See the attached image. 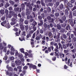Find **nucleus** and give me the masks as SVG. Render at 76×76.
<instances>
[{
	"instance_id": "3",
	"label": "nucleus",
	"mask_w": 76,
	"mask_h": 76,
	"mask_svg": "<svg viewBox=\"0 0 76 76\" xmlns=\"http://www.w3.org/2000/svg\"><path fill=\"white\" fill-rule=\"evenodd\" d=\"M43 26L46 29H50V28H52L53 26V24L52 23H50V25H48L46 23H44L43 24Z\"/></svg>"
},
{
	"instance_id": "32",
	"label": "nucleus",
	"mask_w": 76,
	"mask_h": 76,
	"mask_svg": "<svg viewBox=\"0 0 76 76\" xmlns=\"http://www.w3.org/2000/svg\"><path fill=\"white\" fill-rule=\"evenodd\" d=\"M65 15H69V12L68 11V10L66 9L65 10Z\"/></svg>"
},
{
	"instance_id": "44",
	"label": "nucleus",
	"mask_w": 76,
	"mask_h": 76,
	"mask_svg": "<svg viewBox=\"0 0 76 76\" xmlns=\"http://www.w3.org/2000/svg\"><path fill=\"white\" fill-rule=\"evenodd\" d=\"M26 33L25 31H24L21 35L23 37H24L25 36H26V34H25Z\"/></svg>"
},
{
	"instance_id": "57",
	"label": "nucleus",
	"mask_w": 76,
	"mask_h": 76,
	"mask_svg": "<svg viewBox=\"0 0 76 76\" xmlns=\"http://www.w3.org/2000/svg\"><path fill=\"white\" fill-rule=\"evenodd\" d=\"M56 57H55V56H54L53 57L52 59V60L53 61H56Z\"/></svg>"
},
{
	"instance_id": "50",
	"label": "nucleus",
	"mask_w": 76,
	"mask_h": 76,
	"mask_svg": "<svg viewBox=\"0 0 76 76\" xmlns=\"http://www.w3.org/2000/svg\"><path fill=\"white\" fill-rule=\"evenodd\" d=\"M69 52V50H64V54H66V53H68Z\"/></svg>"
},
{
	"instance_id": "1",
	"label": "nucleus",
	"mask_w": 76,
	"mask_h": 76,
	"mask_svg": "<svg viewBox=\"0 0 76 76\" xmlns=\"http://www.w3.org/2000/svg\"><path fill=\"white\" fill-rule=\"evenodd\" d=\"M60 33H58L57 35L56 36V34L54 37V38L55 39L56 42H60Z\"/></svg>"
},
{
	"instance_id": "11",
	"label": "nucleus",
	"mask_w": 76,
	"mask_h": 76,
	"mask_svg": "<svg viewBox=\"0 0 76 76\" xmlns=\"http://www.w3.org/2000/svg\"><path fill=\"white\" fill-rule=\"evenodd\" d=\"M48 37L50 38H53V34L51 32H49L48 33Z\"/></svg>"
},
{
	"instance_id": "47",
	"label": "nucleus",
	"mask_w": 76,
	"mask_h": 76,
	"mask_svg": "<svg viewBox=\"0 0 76 76\" xmlns=\"http://www.w3.org/2000/svg\"><path fill=\"white\" fill-rule=\"evenodd\" d=\"M62 48H64V49H66L67 48V46L65 44H63L62 45Z\"/></svg>"
},
{
	"instance_id": "56",
	"label": "nucleus",
	"mask_w": 76,
	"mask_h": 76,
	"mask_svg": "<svg viewBox=\"0 0 76 76\" xmlns=\"http://www.w3.org/2000/svg\"><path fill=\"white\" fill-rule=\"evenodd\" d=\"M5 13L6 14L8 15L9 14V11L7 10L6 9L5 10Z\"/></svg>"
},
{
	"instance_id": "5",
	"label": "nucleus",
	"mask_w": 76,
	"mask_h": 76,
	"mask_svg": "<svg viewBox=\"0 0 76 76\" xmlns=\"http://www.w3.org/2000/svg\"><path fill=\"white\" fill-rule=\"evenodd\" d=\"M53 45L56 47L54 49V50L55 51L58 52V43L54 42L53 44Z\"/></svg>"
},
{
	"instance_id": "14",
	"label": "nucleus",
	"mask_w": 76,
	"mask_h": 76,
	"mask_svg": "<svg viewBox=\"0 0 76 76\" xmlns=\"http://www.w3.org/2000/svg\"><path fill=\"white\" fill-rule=\"evenodd\" d=\"M20 8H21L22 10H23L25 9V6L23 3L22 4L20 5Z\"/></svg>"
},
{
	"instance_id": "64",
	"label": "nucleus",
	"mask_w": 76,
	"mask_h": 76,
	"mask_svg": "<svg viewBox=\"0 0 76 76\" xmlns=\"http://www.w3.org/2000/svg\"><path fill=\"white\" fill-rule=\"evenodd\" d=\"M73 41L74 42H76V38L75 37H74L73 38Z\"/></svg>"
},
{
	"instance_id": "13",
	"label": "nucleus",
	"mask_w": 76,
	"mask_h": 76,
	"mask_svg": "<svg viewBox=\"0 0 76 76\" xmlns=\"http://www.w3.org/2000/svg\"><path fill=\"white\" fill-rule=\"evenodd\" d=\"M6 23V21L5 20L1 23V25L3 26H4L5 27Z\"/></svg>"
},
{
	"instance_id": "18",
	"label": "nucleus",
	"mask_w": 76,
	"mask_h": 76,
	"mask_svg": "<svg viewBox=\"0 0 76 76\" xmlns=\"http://www.w3.org/2000/svg\"><path fill=\"white\" fill-rule=\"evenodd\" d=\"M59 45L58 49H61V50H63V47H62V45L61 44V43H59L58 44Z\"/></svg>"
},
{
	"instance_id": "51",
	"label": "nucleus",
	"mask_w": 76,
	"mask_h": 76,
	"mask_svg": "<svg viewBox=\"0 0 76 76\" xmlns=\"http://www.w3.org/2000/svg\"><path fill=\"white\" fill-rule=\"evenodd\" d=\"M20 50L21 52V53H25V51H24V49L23 48H21L20 49Z\"/></svg>"
},
{
	"instance_id": "62",
	"label": "nucleus",
	"mask_w": 76,
	"mask_h": 76,
	"mask_svg": "<svg viewBox=\"0 0 76 76\" xmlns=\"http://www.w3.org/2000/svg\"><path fill=\"white\" fill-rule=\"evenodd\" d=\"M4 19H5V17L4 16H3L1 18V20H4Z\"/></svg>"
},
{
	"instance_id": "27",
	"label": "nucleus",
	"mask_w": 76,
	"mask_h": 76,
	"mask_svg": "<svg viewBox=\"0 0 76 76\" xmlns=\"http://www.w3.org/2000/svg\"><path fill=\"white\" fill-rule=\"evenodd\" d=\"M61 19L62 20H63L64 21H65L66 20V17L65 16V15H64L61 18Z\"/></svg>"
},
{
	"instance_id": "30",
	"label": "nucleus",
	"mask_w": 76,
	"mask_h": 76,
	"mask_svg": "<svg viewBox=\"0 0 76 76\" xmlns=\"http://www.w3.org/2000/svg\"><path fill=\"white\" fill-rule=\"evenodd\" d=\"M66 30H68V31L70 29V26L69 25H68L66 27Z\"/></svg>"
},
{
	"instance_id": "28",
	"label": "nucleus",
	"mask_w": 76,
	"mask_h": 76,
	"mask_svg": "<svg viewBox=\"0 0 76 76\" xmlns=\"http://www.w3.org/2000/svg\"><path fill=\"white\" fill-rule=\"evenodd\" d=\"M7 69H8V70L9 71H12L13 70V68H12L10 67H9V66H7Z\"/></svg>"
},
{
	"instance_id": "2",
	"label": "nucleus",
	"mask_w": 76,
	"mask_h": 76,
	"mask_svg": "<svg viewBox=\"0 0 76 76\" xmlns=\"http://www.w3.org/2000/svg\"><path fill=\"white\" fill-rule=\"evenodd\" d=\"M31 27L33 28L34 31H35L37 30V23L35 21H34L32 24Z\"/></svg>"
},
{
	"instance_id": "53",
	"label": "nucleus",
	"mask_w": 76,
	"mask_h": 76,
	"mask_svg": "<svg viewBox=\"0 0 76 76\" xmlns=\"http://www.w3.org/2000/svg\"><path fill=\"white\" fill-rule=\"evenodd\" d=\"M34 32H35V31H34V29H33V30H31L29 31V33L30 34H33V33H34Z\"/></svg>"
},
{
	"instance_id": "52",
	"label": "nucleus",
	"mask_w": 76,
	"mask_h": 76,
	"mask_svg": "<svg viewBox=\"0 0 76 76\" xmlns=\"http://www.w3.org/2000/svg\"><path fill=\"white\" fill-rule=\"evenodd\" d=\"M47 19L48 20H51V17L50 16H48L47 17Z\"/></svg>"
},
{
	"instance_id": "43",
	"label": "nucleus",
	"mask_w": 76,
	"mask_h": 76,
	"mask_svg": "<svg viewBox=\"0 0 76 76\" xmlns=\"http://www.w3.org/2000/svg\"><path fill=\"white\" fill-rule=\"evenodd\" d=\"M31 15L33 18V17L34 18H35V12H33L31 14Z\"/></svg>"
},
{
	"instance_id": "36",
	"label": "nucleus",
	"mask_w": 76,
	"mask_h": 76,
	"mask_svg": "<svg viewBox=\"0 0 76 76\" xmlns=\"http://www.w3.org/2000/svg\"><path fill=\"white\" fill-rule=\"evenodd\" d=\"M40 1L41 2V4L42 6H45V4L44 2V0H41Z\"/></svg>"
},
{
	"instance_id": "19",
	"label": "nucleus",
	"mask_w": 76,
	"mask_h": 76,
	"mask_svg": "<svg viewBox=\"0 0 76 76\" xmlns=\"http://www.w3.org/2000/svg\"><path fill=\"white\" fill-rule=\"evenodd\" d=\"M22 73L20 74V76H23L24 75H25V73H26V71L25 70L22 71Z\"/></svg>"
},
{
	"instance_id": "17",
	"label": "nucleus",
	"mask_w": 76,
	"mask_h": 76,
	"mask_svg": "<svg viewBox=\"0 0 76 76\" xmlns=\"http://www.w3.org/2000/svg\"><path fill=\"white\" fill-rule=\"evenodd\" d=\"M57 29L59 30H61V26L60 24H58L57 25Z\"/></svg>"
},
{
	"instance_id": "9",
	"label": "nucleus",
	"mask_w": 76,
	"mask_h": 76,
	"mask_svg": "<svg viewBox=\"0 0 76 76\" xmlns=\"http://www.w3.org/2000/svg\"><path fill=\"white\" fill-rule=\"evenodd\" d=\"M69 63H70V59H69L68 62H66V64H67V65L69 66L72 67V62H71L69 64Z\"/></svg>"
},
{
	"instance_id": "6",
	"label": "nucleus",
	"mask_w": 76,
	"mask_h": 76,
	"mask_svg": "<svg viewBox=\"0 0 76 76\" xmlns=\"http://www.w3.org/2000/svg\"><path fill=\"white\" fill-rule=\"evenodd\" d=\"M16 18H12L11 19L12 22L10 23V24L11 25H14L16 24Z\"/></svg>"
},
{
	"instance_id": "58",
	"label": "nucleus",
	"mask_w": 76,
	"mask_h": 76,
	"mask_svg": "<svg viewBox=\"0 0 76 76\" xmlns=\"http://www.w3.org/2000/svg\"><path fill=\"white\" fill-rule=\"evenodd\" d=\"M42 17L41 16H38V19L39 20H41L42 19Z\"/></svg>"
},
{
	"instance_id": "60",
	"label": "nucleus",
	"mask_w": 76,
	"mask_h": 76,
	"mask_svg": "<svg viewBox=\"0 0 76 76\" xmlns=\"http://www.w3.org/2000/svg\"><path fill=\"white\" fill-rule=\"evenodd\" d=\"M64 15V12H61L60 13V17H61V16H63Z\"/></svg>"
},
{
	"instance_id": "24",
	"label": "nucleus",
	"mask_w": 76,
	"mask_h": 76,
	"mask_svg": "<svg viewBox=\"0 0 76 76\" xmlns=\"http://www.w3.org/2000/svg\"><path fill=\"white\" fill-rule=\"evenodd\" d=\"M70 49H73L74 48V46L72 45V43H70L69 47Z\"/></svg>"
},
{
	"instance_id": "4",
	"label": "nucleus",
	"mask_w": 76,
	"mask_h": 76,
	"mask_svg": "<svg viewBox=\"0 0 76 76\" xmlns=\"http://www.w3.org/2000/svg\"><path fill=\"white\" fill-rule=\"evenodd\" d=\"M68 23L71 25L72 27H74V26H75V25H74V23H73V19H70L68 20Z\"/></svg>"
},
{
	"instance_id": "21",
	"label": "nucleus",
	"mask_w": 76,
	"mask_h": 76,
	"mask_svg": "<svg viewBox=\"0 0 76 76\" xmlns=\"http://www.w3.org/2000/svg\"><path fill=\"white\" fill-rule=\"evenodd\" d=\"M69 18H71V19H72L73 18L72 13V12L71 11L69 12Z\"/></svg>"
},
{
	"instance_id": "16",
	"label": "nucleus",
	"mask_w": 76,
	"mask_h": 76,
	"mask_svg": "<svg viewBox=\"0 0 76 76\" xmlns=\"http://www.w3.org/2000/svg\"><path fill=\"white\" fill-rule=\"evenodd\" d=\"M5 27H6L7 28H10V25L9 23H6Z\"/></svg>"
},
{
	"instance_id": "55",
	"label": "nucleus",
	"mask_w": 76,
	"mask_h": 76,
	"mask_svg": "<svg viewBox=\"0 0 76 76\" xmlns=\"http://www.w3.org/2000/svg\"><path fill=\"white\" fill-rule=\"evenodd\" d=\"M35 33H33L31 38L32 39H34V38H35Z\"/></svg>"
},
{
	"instance_id": "59",
	"label": "nucleus",
	"mask_w": 76,
	"mask_h": 76,
	"mask_svg": "<svg viewBox=\"0 0 76 76\" xmlns=\"http://www.w3.org/2000/svg\"><path fill=\"white\" fill-rule=\"evenodd\" d=\"M26 31H27L28 29V26L26 25L25 26Z\"/></svg>"
},
{
	"instance_id": "29",
	"label": "nucleus",
	"mask_w": 76,
	"mask_h": 76,
	"mask_svg": "<svg viewBox=\"0 0 76 76\" xmlns=\"http://www.w3.org/2000/svg\"><path fill=\"white\" fill-rule=\"evenodd\" d=\"M67 5L69 7H73V5L72 4L68 3L67 4Z\"/></svg>"
},
{
	"instance_id": "40",
	"label": "nucleus",
	"mask_w": 76,
	"mask_h": 76,
	"mask_svg": "<svg viewBox=\"0 0 76 76\" xmlns=\"http://www.w3.org/2000/svg\"><path fill=\"white\" fill-rule=\"evenodd\" d=\"M61 25L62 26V27H63V28H65L66 26V23L61 24Z\"/></svg>"
},
{
	"instance_id": "34",
	"label": "nucleus",
	"mask_w": 76,
	"mask_h": 76,
	"mask_svg": "<svg viewBox=\"0 0 76 76\" xmlns=\"http://www.w3.org/2000/svg\"><path fill=\"white\" fill-rule=\"evenodd\" d=\"M39 31L38 30H37V31H36L35 33H34L35 34V35L36 36H37L38 35V34H39Z\"/></svg>"
},
{
	"instance_id": "8",
	"label": "nucleus",
	"mask_w": 76,
	"mask_h": 76,
	"mask_svg": "<svg viewBox=\"0 0 76 76\" xmlns=\"http://www.w3.org/2000/svg\"><path fill=\"white\" fill-rule=\"evenodd\" d=\"M23 24H20V28L21 31H23L25 29V26L23 25Z\"/></svg>"
},
{
	"instance_id": "38",
	"label": "nucleus",
	"mask_w": 76,
	"mask_h": 76,
	"mask_svg": "<svg viewBox=\"0 0 76 76\" xmlns=\"http://www.w3.org/2000/svg\"><path fill=\"white\" fill-rule=\"evenodd\" d=\"M55 15L56 17H58L60 15L59 12H56L55 14Z\"/></svg>"
},
{
	"instance_id": "54",
	"label": "nucleus",
	"mask_w": 76,
	"mask_h": 76,
	"mask_svg": "<svg viewBox=\"0 0 76 76\" xmlns=\"http://www.w3.org/2000/svg\"><path fill=\"white\" fill-rule=\"evenodd\" d=\"M73 14L74 16H76V11H73Z\"/></svg>"
},
{
	"instance_id": "20",
	"label": "nucleus",
	"mask_w": 76,
	"mask_h": 76,
	"mask_svg": "<svg viewBox=\"0 0 76 76\" xmlns=\"http://www.w3.org/2000/svg\"><path fill=\"white\" fill-rule=\"evenodd\" d=\"M0 13L2 15H4V10L3 9L1 10H0Z\"/></svg>"
},
{
	"instance_id": "41",
	"label": "nucleus",
	"mask_w": 76,
	"mask_h": 76,
	"mask_svg": "<svg viewBox=\"0 0 76 76\" xmlns=\"http://www.w3.org/2000/svg\"><path fill=\"white\" fill-rule=\"evenodd\" d=\"M27 18L28 19H32L33 18V17L31 16V15H30V16L28 15L27 16Z\"/></svg>"
},
{
	"instance_id": "10",
	"label": "nucleus",
	"mask_w": 76,
	"mask_h": 76,
	"mask_svg": "<svg viewBox=\"0 0 76 76\" xmlns=\"http://www.w3.org/2000/svg\"><path fill=\"white\" fill-rule=\"evenodd\" d=\"M15 63L18 66H19L22 63L21 61L19 60H18L15 61Z\"/></svg>"
},
{
	"instance_id": "35",
	"label": "nucleus",
	"mask_w": 76,
	"mask_h": 76,
	"mask_svg": "<svg viewBox=\"0 0 76 76\" xmlns=\"http://www.w3.org/2000/svg\"><path fill=\"white\" fill-rule=\"evenodd\" d=\"M9 2L11 4H12V5H14V4H15V2L12 1H9Z\"/></svg>"
},
{
	"instance_id": "12",
	"label": "nucleus",
	"mask_w": 76,
	"mask_h": 76,
	"mask_svg": "<svg viewBox=\"0 0 76 76\" xmlns=\"http://www.w3.org/2000/svg\"><path fill=\"white\" fill-rule=\"evenodd\" d=\"M32 36V34H30L29 33H27L26 36V39H28V38H29L30 37Z\"/></svg>"
},
{
	"instance_id": "22",
	"label": "nucleus",
	"mask_w": 76,
	"mask_h": 76,
	"mask_svg": "<svg viewBox=\"0 0 76 76\" xmlns=\"http://www.w3.org/2000/svg\"><path fill=\"white\" fill-rule=\"evenodd\" d=\"M59 9H60V10H62L63 9V7H64V6H63V4H61L58 7Z\"/></svg>"
},
{
	"instance_id": "42",
	"label": "nucleus",
	"mask_w": 76,
	"mask_h": 76,
	"mask_svg": "<svg viewBox=\"0 0 76 76\" xmlns=\"http://www.w3.org/2000/svg\"><path fill=\"white\" fill-rule=\"evenodd\" d=\"M18 57L19 58H20H20H22V57H23V55H22V54H18Z\"/></svg>"
},
{
	"instance_id": "15",
	"label": "nucleus",
	"mask_w": 76,
	"mask_h": 76,
	"mask_svg": "<svg viewBox=\"0 0 76 76\" xmlns=\"http://www.w3.org/2000/svg\"><path fill=\"white\" fill-rule=\"evenodd\" d=\"M40 23H38V25L39 26H42V25H43V20H40Z\"/></svg>"
},
{
	"instance_id": "48",
	"label": "nucleus",
	"mask_w": 76,
	"mask_h": 76,
	"mask_svg": "<svg viewBox=\"0 0 76 76\" xmlns=\"http://www.w3.org/2000/svg\"><path fill=\"white\" fill-rule=\"evenodd\" d=\"M47 10L48 13H50L51 12V9L49 7L48 8Z\"/></svg>"
},
{
	"instance_id": "49",
	"label": "nucleus",
	"mask_w": 76,
	"mask_h": 76,
	"mask_svg": "<svg viewBox=\"0 0 76 76\" xmlns=\"http://www.w3.org/2000/svg\"><path fill=\"white\" fill-rule=\"evenodd\" d=\"M19 39L21 41H25V38L23 37L22 38H21L20 37H19Z\"/></svg>"
},
{
	"instance_id": "61",
	"label": "nucleus",
	"mask_w": 76,
	"mask_h": 76,
	"mask_svg": "<svg viewBox=\"0 0 76 76\" xmlns=\"http://www.w3.org/2000/svg\"><path fill=\"white\" fill-rule=\"evenodd\" d=\"M66 47H67V48H69V47H70V43H66Z\"/></svg>"
},
{
	"instance_id": "31",
	"label": "nucleus",
	"mask_w": 76,
	"mask_h": 76,
	"mask_svg": "<svg viewBox=\"0 0 76 76\" xmlns=\"http://www.w3.org/2000/svg\"><path fill=\"white\" fill-rule=\"evenodd\" d=\"M26 16H29L30 15H31V12H30V11H26Z\"/></svg>"
},
{
	"instance_id": "33",
	"label": "nucleus",
	"mask_w": 76,
	"mask_h": 76,
	"mask_svg": "<svg viewBox=\"0 0 76 76\" xmlns=\"http://www.w3.org/2000/svg\"><path fill=\"white\" fill-rule=\"evenodd\" d=\"M9 13L11 14L12 16H13L15 14V12L11 10L10 11Z\"/></svg>"
},
{
	"instance_id": "45",
	"label": "nucleus",
	"mask_w": 76,
	"mask_h": 76,
	"mask_svg": "<svg viewBox=\"0 0 76 76\" xmlns=\"http://www.w3.org/2000/svg\"><path fill=\"white\" fill-rule=\"evenodd\" d=\"M55 20V18H51V20L49 22L50 23H53V22H54Z\"/></svg>"
},
{
	"instance_id": "23",
	"label": "nucleus",
	"mask_w": 76,
	"mask_h": 76,
	"mask_svg": "<svg viewBox=\"0 0 76 76\" xmlns=\"http://www.w3.org/2000/svg\"><path fill=\"white\" fill-rule=\"evenodd\" d=\"M20 21L21 22L20 23V24H23V21H24V19L20 18Z\"/></svg>"
},
{
	"instance_id": "37",
	"label": "nucleus",
	"mask_w": 76,
	"mask_h": 76,
	"mask_svg": "<svg viewBox=\"0 0 76 76\" xmlns=\"http://www.w3.org/2000/svg\"><path fill=\"white\" fill-rule=\"evenodd\" d=\"M72 57L73 58L75 59V58L76 57V53H74V54H72Z\"/></svg>"
},
{
	"instance_id": "7",
	"label": "nucleus",
	"mask_w": 76,
	"mask_h": 76,
	"mask_svg": "<svg viewBox=\"0 0 76 76\" xmlns=\"http://www.w3.org/2000/svg\"><path fill=\"white\" fill-rule=\"evenodd\" d=\"M41 38H42V35L41 34H40L39 36H37L36 37L35 39L37 41H40Z\"/></svg>"
},
{
	"instance_id": "63",
	"label": "nucleus",
	"mask_w": 76,
	"mask_h": 76,
	"mask_svg": "<svg viewBox=\"0 0 76 76\" xmlns=\"http://www.w3.org/2000/svg\"><path fill=\"white\" fill-rule=\"evenodd\" d=\"M39 32H40V34H44V30H43L41 29L40 31Z\"/></svg>"
},
{
	"instance_id": "39",
	"label": "nucleus",
	"mask_w": 76,
	"mask_h": 76,
	"mask_svg": "<svg viewBox=\"0 0 76 76\" xmlns=\"http://www.w3.org/2000/svg\"><path fill=\"white\" fill-rule=\"evenodd\" d=\"M10 6V4H9V3H6V4L5 5V8H7V7H9Z\"/></svg>"
},
{
	"instance_id": "46",
	"label": "nucleus",
	"mask_w": 76,
	"mask_h": 76,
	"mask_svg": "<svg viewBox=\"0 0 76 76\" xmlns=\"http://www.w3.org/2000/svg\"><path fill=\"white\" fill-rule=\"evenodd\" d=\"M63 38H64V39H67V36H66V34H64L63 35Z\"/></svg>"
},
{
	"instance_id": "25",
	"label": "nucleus",
	"mask_w": 76,
	"mask_h": 76,
	"mask_svg": "<svg viewBox=\"0 0 76 76\" xmlns=\"http://www.w3.org/2000/svg\"><path fill=\"white\" fill-rule=\"evenodd\" d=\"M19 10V8L18 7H15L14 9V10L15 12H18Z\"/></svg>"
},
{
	"instance_id": "26",
	"label": "nucleus",
	"mask_w": 76,
	"mask_h": 76,
	"mask_svg": "<svg viewBox=\"0 0 76 76\" xmlns=\"http://www.w3.org/2000/svg\"><path fill=\"white\" fill-rule=\"evenodd\" d=\"M27 65H28V66H29V68H32L33 66V64H30L29 63H27Z\"/></svg>"
}]
</instances>
